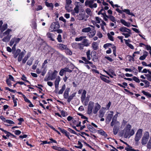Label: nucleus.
<instances>
[{
    "mask_svg": "<svg viewBox=\"0 0 151 151\" xmlns=\"http://www.w3.org/2000/svg\"><path fill=\"white\" fill-rule=\"evenodd\" d=\"M66 88L65 84H64L62 86V88L60 89L58 92V94H62L64 90H65Z\"/></svg>",
    "mask_w": 151,
    "mask_h": 151,
    "instance_id": "obj_33",
    "label": "nucleus"
},
{
    "mask_svg": "<svg viewBox=\"0 0 151 151\" xmlns=\"http://www.w3.org/2000/svg\"><path fill=\"white\" fill-rule=\"evenodd\" d=\"M91 29L90 27H86L83 28L82 32H88L91 30Z\"/></svg>",
    "mask_w": 151,
    "mask_h": 151,
    "instance_id": "obj_31",
    "label": "nucleus"
},
{
    "mask_svg": "<svg viewBox=\"0 0 151 151\" xmlns=\"http://www.w3.org/2000/svg\"><path fill=\"white\" fill-rule=\"evenodd\" d=\"M87 127L89 131L92 132H94L96 131L95 129H94L91 125L90 124L88 125Z\"/></svg>",
    "mask_w": 151,
    "mask_h": 151,
    "instance_id": "obj_28",
    "label": "nucleus"
},
{
    "mask_svg": "<svg viewBox=\"0 0 151 151\" xmlns=\"http://www.w3.org/2000/svg\"><path fill=\"white\" fill-rule=\"evenodd\" d=\"M142 92L144 95L147 96L148 98H151V94L149 93L146 92L144 91H142Z\"/></svg>",
    "mask_w": 151,
    "mask_h": 151,
    "instance_id": "obj_35",
    "label": "nucleus"
},
{
    "mask_svg": "<svg viewBox=\"0 0 151 151\" xmlns=\"http://www.w3.org/2000/svg\"><path fill=\"white\" fill-rule=\"evenodd\" d=\"M59 27L60 25L59 23L53 22L52 23L50 26V32L56 31Z\"/></svg>",
    "mask_w": 151,
    "mask_h": 151,
    "instance_id": "obj_5",
    "label": "nucleus"
},
{
    "mask_svg": "<svg viewBox=\"0 0 151 151\" xmlns=\"http://www.w3.org/2000/svg\"><path fill=\"white\" fill-rule=\"evenodd\" d=\"M78 43H73L72 45V47L76 49H77L78 48Z\"/></svg>",
    "mask_w": 151,
    "mask_h": 151,
    "instance_id": "obj_44",
    "label": "nucleus"
},
{
    "mask_svg": "<svg viewBox=\"0 0 151 151\" xmlns=\"http://www.w3.org/2000/svg\"><path fill=\"white\" fill-rule=\"evenodd\" d=\"M129 148L126 147L125 148V150L127 151H137L136 150L132 148V147L129 146V147H128Z\"/></svg>",
    "mask_w": 151,
    "mask_h": 151,
    "instance_id": "obj_39",
    "label": "nucleus"
},
{
    "mask_svg": "<svg viewBox=\"0 0 151 151\" xmlns=\"http://www.w3.org/2000/svg\"><path fill=\"white\" fill-rule=\"evenodd\" d=\"M131 34V31H130V32H127L126 33H122V34L124 35L125 38H127L128 37L130 36V34Z\"/></svg>",
    "mask_w": 151,
    "mask_h": 151,
    "instance_id": "obj_38",
    "label": "nucleus"
},
{
    "mask_svg": "<svg viewBox=\"0 0 151 151\" xmlns=\"http://www.w3.org/2000/svg\"><path fill=\"white\" fill-rule=\"evenodd\" d=\"M112 44L111 43H106L104 45L103 47L105 48H106V47L110 46Z\"/></svg>",
    "mask_w": 151,
    "mask_h": 151,
    "instance_id": "obj_64",
    "label": "nucleus"
},
{
    "mask_svg": "<svg viewBox=\"0 0 151 151\" xmlns=\"http://www.w3.org/2000/svg\"><path fill=\"white\" fill-rule=\"evenodd\" d=\"M7 28V24H4L0 30L1 32H3Z\"/></svg>",
    "mask_w": 151,
    "mask_h": 151,
    "instance_id": "obj_34",
    "label": "nucleus"
},
{
    "mask_svg": "<svg viewBox=\"0 0 151 151\" xmlns=\"http://www.w3.org/2000/svg\"><path fill=\"white\" fill-rule=\"evenodd\" d=\"M24 81L30 83L27 80H26V78L24 75H23L22 76V77L21 78Z\"/></svg>",
    "mask_w": 151,
    "mask_h": 151,
    "instance_id": "obj_53",
    "label": "nucleus"
},
{
    "mask_svg": "<svg viewBox=\"0 0 151 151\" xmlns=\"http://www.w3.org/2000/svg\"><path fill=\"white\" fill-rule=\"evenodd\" d=\"M58 129L60 131V132L63 134H64L69 139H70L69 137L70 133L67 132V131L64 129H62L60 127H58Z\"/></svg>",
    "mask_w": 151,
    "mask_h": 151,
    "instance_id": "obj_9",
    "label": "nucleus"
},
{
    "mask_svg": "<svg viewBox=\"0 0 151 151\" xmlns=\"http://www.w3.org/2000/svg\"><path fill=\"white\" fill-rule=\"evenodd\" d=\"M121 22L124 26H127L128 27H130V23L129 22H127L124 19H121L120 20Z\"/></svg>",
    "mask_w": 151,
    "mask_h": 151,
    "instance_id": "obj_20",
    "label": "nucleus"
},
{
    "mask_svg": "<svg viewBox=\"0 0 151 151\" xmlns=\"http://www.w3.org/2000/svg\"><path fill=\"white\" fill-rule=\"evenodd\" d=\"M99 117L100 118L103 117L104 114V112L102 110H100L99 112Z\"/></svg>",
    "mask_w": 151,
    "mask_h": 151,
    "instance_id": "obj_37",
    "label": "nucleus"
},
{
    "mask_svg": "<svg viewBox=\"0 0 151 151\" xmlns=\"http://www.w3.org/2000/svg\"><path fill=\"white\" fill-rule=\"evenodd\" d=\"M33 59L31 58L30 60H29L27 63V65H31L32 64Z\"/></svg>",
    "mask_w": 151,
    "mask_h": 151,
    "instance_id": "obj_47",
    "label": "nucleus"
},
{
    "mask_svg": "<svg viewBox=\"0 0 151 151\" xmlns=\"http://www.w3.org/2000/svg\"><path fill=\"white\" fill-rule=\"evenodd\" d=\"M61 114L63 117H65L67 115V112L63 110L61 111Z\"/></svg>",
    "mask_w": 151,
    "mask_h": 151,
    "instance_id": "obj_58",
    "label": "nucleus"
},
{
    "mask_svg": "<svg viewBox=\"0 0 151 151\" xmlns=\"http://www.w3.org/2000/svg\"><path fill=\"white\" fill-rule=\"evenodd\" d=\"M65 73V72L64 70L63 69V68L62 69L60 70L59 72V75L61 76H63V75L64 73Z\"/></svg>",
    "mask_w": 151,
    "mask_h": 151,
    "instance_id": "obj_54",
    "label": "nucleus"
},
{
    "mask_svg": "<svg viewBox=\"0 0 151 151\" xmlns=\"http://www.w3.org/2000/svg\"><path fill=\"white\" fill-rule=\"evenodd\" d=\"M107 36L109 39L110 40L112 41H114L113 37L109 33H108L107 34Z\"/></svg>",
    "mask_w": 151,
    "mask_h": 151,
    "instance_id": "obj_55",
    "label": "nucleus"
},
{
    "mask_svg": "<svg viewBox=\"0 0 151 151\" xmlns=\"http://www.w3.org/2000/svg\"><path fill=\"white\" fill-rule=\"evenodd\" d=\"M86 91L84 90H83V92L82 93L81 96V100L82 102H83V101L85 100V99L86 98Z\"/></svg>",
    "mask_w": 151,
    "mask_h": 151,
    "instance_id": "obj_22",
    "label": "nucleus"
},
{
    "mask_svg": "<svg viewBox=\"0 0 151 151\" xmlns=\"http://www.w3.org/2000/svg\"><path fill=\"white\" fill-rule=\"evenodd\" d=\"M86 12L88 15L91 16L92 15L91 9L89 8H87L85 10Z\"/></svg>",
    "mask_w": 151,
    "mask_h": 151,
    "instance_id": "obj_41",
    "label": "nucleus"
},
{
    "mask_svg": "<svg viewBox=\"0 0 151 151\" xmlns=\"http://www.w3.org/2000/svg\"><path fill=\"white\" fill-rule=\"evenodd\" d=\"M65 53L68 55H72V52L67 47L66 49H65Z\"/></svg>",
    "mask_w": 151,
    "mask_h": 151,
    "instance_id": "obj_40",
    "label": "nucleus"
},
{
    "mask_svg": "<svg viewBox=\"0 0 151 151\" xmlns=\"http://www.w3.org/2000/svg\"><path fill=\"white\" fill-rule=\"evenodd\" d=\"M113 114H109L106 119V122L109 123L111 121L112 118L113 117Z\"/></svg>",
    "mask_w": 151,
    "mask_h": 151,
    "instance_id": "obj_24",
    "label": "nucleus"
},
{
    "mask_svg": "<svg viewBox=\"0 0 151 151\" xmlns=\"http://www.w3.org/2000/svg\"><path fill=\"white\" fill-rule=\"evenodd\" d=\"M21 52V50L20 49H18L15 52L12 51V53L14 54V57L15 58H17Z\"/></svg>",
    "mask_w": 151,
    "mask_h": 151,
    "instance_id": "obj_18",
    "label": "nucleus"
},
{
    "mask_svg": "<svg viewBox=\"0 0 151 151\" xmlns=\"http://www.w3.org/2000/svg\"><path fill=\"white\" fill-rule=\"evenodd\" d=\"M57 39L59 42H62L61 36L60 35H58Z\"/></svg>",
    "mask_w": 151,
    "mask_h": 151,
    "instance_id": "obj_59",
    "label": "nucleus"
},
{
    "mask_svg": "<svg viewBox=\"0 0 151 151\" xmlns=\"http://www.w3.org/2000/svg\"><path fill=\"white\" fill-rule=\"evenodd\" d=\"M144 83H145L146 85L144 86L145 87L147 88L150 86V83L148 81L145 80Z\"/></svg>",
    "mask_w": 151,
    "mask_h": 151,
    "instance_id": "obj_46",
    "label": "nucleus"
},
{
    "mask_svg": "<svg viewBox=\"0 0 151 151\" xmlns=\"http://www.w3.org/2000/svg\"><path fill=\"white\" fill-rule=\"evenodd\" d=\"M84 46L81 43H78V48L80 50H82L83 49V47Z\"/></svg>",
    "mask_w": 151,
    "mask_h": 151,
    "instance_id": "obj_52",
    "label": "nucleus"
},
{
    "mask_svg": "<svg viewBox=\"0 0 151 151\" xmlns=\"http://www.w3.org/2000/svg\"><path fill=\"white\" fill-rule=\"evenodd\" d=\"M75 12L76 13H78L79 12V6L77 5L76 6L74 9Z\"/></svg>",
    "mask_w": 151,
    "mask_h": 151,
    "instance_id": "obj_50",
    "label": "nucleus"
},
{
    "mask_svg": "<svg viewBox=\"0 0 151 151\" xmlns=\"http://www.w3.org/2000/svg\"><path fill=\"white\" fill-rule=\"evenodd\" d=\"M149 137V132H145L142 139L141 143L142 145H145L147 143Z\"/></svg>",
    "mask_w": 151,
    "mask_h": 151,
    "instance_id": "obj_6",
    "label": "nucleus"
},
{
    "mask_svg": "<svg viewBox=\"0 0 151 151\" xmlns=\"http://www.w3.org/2000/svg\"><path fill=\"white\" fill-rule=\"evenodd\" d=\"M148 53L146 51H145L144 52V54L142 55L139 58V59L141 60H143L145 59L146 57L148 55Z\"/></svg>",
    "mask_w": 151,
    "mask_h": 151,
    "instance_id": "obj_25",
    "label": "nucleus"
},
{
    "mask_svg": "<svg viewBox=\"0 0 151 151\" xmlns=\"http://www.w3.org/2000/svg\"><path fill=\"white\" fill-rule=\"evenodd\" d=\"M94 104V102L92 101L89 102L88 108L87 113L88 114H90L92 113Z\"/></svg>",
    "mask_w": 151,
    "mask_h": 151,
    "instance_id": "obj_8",
    "label": "nucleus"
},
{
    "mask_svg": "<svg viewBox=\"0 0 151 151\" xmlns=\"http://www.w3.org/2000/svg\"><path fill=\"white\" fill-rule=\"evenodd\" d=\"M124 40L125 41V44L127 46H128L130 48L132 49H134V47L133 45L129 43L128 42H131V41L129 39H128V40L124 39Z\"/></svg>",
    "mask_w": 151,
    "mask_h": 151,
    "instance_id": "obj_16",
    "label": "nucleus"
},
{
    "mask_svg": "<svg viewBox=\"0 0 151 151\" xmlns=\"http://www.w3.org/2000/svg\"><path fill=\"white\" fill-rule=\"evenodd\" d=\"M58 151H67V150L64 147L61 148L60 147H59V149L58 150Z\"/></svg>",
    "mask_w": 151,
    "mask_h": 151,
    "instance_id": "obj_63",
    "label": "nucleus"
},
{
    "mask_svg": "<svg viewBox=\"0 0 151 151\" xmlns=\"http://www.w3.org/2000/svg\"><path fill=\"white\" fill-rule=\"evenodd\" d=\"M87 58L88 60H90L91 59L90 55V50H88L86 53Z\"/></svg>",
    "mask_w": 151,
    "mask_h": 151,
    "instance_id": "obj_42",
    "label": "nucleus"
},
{
    "mask_svg": "<svg viewBox=\"0 0 151 151\" xmlns=\"http://www.w3.org/2000/svg\"><path fill=\"white\" fill-rule=\"evenodd\" d=\"M86 37L85 36H81L79 37H76L75 40L76 41H82L81 44L85 47H88L90 43L89 40L86 39Z\"/></svg>",
    "mask_w": 151,
    "mask_h": 151,
    "instance_id": "obj_2",
    "label": "nucleus"
},
{
    "mask_svg": "<svg viewBox=\"0 0 151 151\" xmlns=\"http://www.w3.org/2000/svg\"><path fill=\"white\" fill-rule=\"evenodd\" d=\"M65 72H68L69 73H71L72 72V70L68 68H63Z\"/></svg>",
    "mask_w": 151,
    "mask_h": 151,
    "instance_id": "obj_57",
    "label": "nucleus"
},
{
    "mask_svg": "<svg viewBox=\"0 0 151 151\" xmlns=\"http://www.w3.org/2000/svg\"><path fill=\"white\" fill-rule=\"evenodd\" d=\"M107 18L110 19L111 21L113 22H114V23H116L115 20V18L113 16L111 15L109 16H108Z\"/></svg>",
    "mask_w": 151,
    "mask_h": 151,
    "instance_id": "obj_36",
    "label": "nucleus"
},
{
    "mask_svg": "<svg viewBox=\"0 0 151 151\" xmlns=\"http://www.w3.org/2000/svg\"><path fill=\"white\" fill-rule=\"evenodd\" d=\"M133 80L136 82L138 83H139L140 81L139 79L138 78L135 76H134L133 77Z\"/></svg>",
    "mask_w": 151,
    "mask_h": 151,
    "instance_id": "obj_48",
    "label": "nucleus"
},
{
    "mask_svg": "<svg viewBox=\"0 0 151 151\" xmlns=\"http://www.w3.org/2000/svg\"><path fill=\"white\" fill-rule=\"evenodd\" d=\"M57 73L58 72L56 70H54L53 73H52L51 76H50L51 80H52L56 78Z\"/></svg>",
    "mask_w": 151,
    "mask_h": 151,
    "instance_id": "obj_23",
    "label": "nucleus"
},
{
    "mask_svg": "<svg viewBox=\"0 0 151 151\" xmlns=\"http://www.w3.org/2000/svg\"><path fill=\"white\" fill-rule=\"evenodd\" d=\"M132 126L129 124L127 125L126 127L124 128L123 131H124V137L127 138H129L134 135V130L133 129L131 130Z\"/></svg>",
    "mask_w": 151,
    "mask_h": 151,
    "instance_id": "obj_1",
    "label": "nucleus"
},
{
    "mask_svg": "<svg viewBox=\"0 0 151 151\" xmlns=\"http://www.w3.org/2000/svg\"><path fill=\"white\" fill-rule=\"evenodd\" d=\"M119 129L117 128H113V132L114 135L116 134L119 131Z\"/></svg>",
    "mask_w": 151,
    "mask_h": 151,
    "instance_id": "obj_45",
    "label": "nucleus"
},
{
    "mask_svg": "<svg viewBox=\"0 0 151 151\" xmlns=\"http://www.w3.org/2000/svg\"><path fill=\"white\" fill-rule=\"evenodd\" d=\"M12 31L11 29H8L3 33V35H6L2 39V41L5 42H8L11 37L12 35L9 34L10 32Z\"/></svg>",
    "mask_w": 151,
    "mask_h": 151,
    "instance_id": "obj_3",
    "label": "nucleus"
},
{
    "mask_svg": "<svg viewBox=\"0 0 151 151\" xmlns=\"http://www.w3.org/2000/svg\"><path fill=\"white\" fill-rule=\"evenodd\" d=\"M93 3V1L92 0L86 1L85 2L86 6L88 5L89 7L91 8H92V6Z\"/></svg>",
    "mask_w": 151,
    "mask_h": 151,
    "instance_id": "obj_19",
    "label": "nucleus"
},
{
    "mask_svg": "<svg viewBox=\"0 0 151 151\" xmlns=\"http://www.w3.org/2000/svg\"><path fill=\"white\" fill-rule=\"evenodd\" d=\"M120 31L124 32L127 33L128 32H130V31H131V30L124 27H122L119 28V29Z\"/></svg>",
    "mask_w": 151,
    "mask_h": 151,
    "instance_id": "obj_13",
    "label": "nucleus"
},
{
    "mask_svg": "<svg viewBox=\"0 0 151 151\" xmlns=\"http://www.w3.org/2000/svg\"><path fill=\"white\" fill-rule=\"evenodd\" d=\"M92 27V29H91V30L89 32H90L88 34V35L89 36V37H92L95 35L96 33V31L95 29V27L93 26H91Z\"/></svg>",
    "mask_w": 151,
    "mask_h": 151,
    "instance_id": "obj_10",
    "label": "nucleus"
},
{
    "mask_svg": "<svg viewBox=\"0 0 151 151\" xmlns=\"http://www.w3.org/2000/svg\"><path fill=\"white\" fill-rule=\"evenodd\" d=\"M147 147L148 148H151V137L147 143Z\"/></svg>",
    "mask_w": 151,
    "mask_h": 151,
    "instance_id": "obj_49",
    "label": "nucleus"
},
{
    "mask_svg": "<svg viewBox=\"0 0 151 151\" xmlns=\"http://www.w3.org/2000/svg\"><path fill=\"white\" fill-rule=\"evenodd\" d=\"M30 57V54H27V55H26L23 59L22 60V63L23 64H24L26 63L27 60Z\"/></svg>",
    "mask_w": 151,
    "mask_h": 151,
    "instance_id": "obj_32",
    "label": "nucleus"
},
{
    "mask_svg": "<svg viewBox=\"0 0 151 151\" xmlns=\"http://www.w3.org/2000/svg\"><path fill=\"white\" fill-rule=\"evenodd\" d=\"M50 80H51V78L50 75L48 77L46 76L44 79V80L45 81H47Z\"/></svg>",
    "mask_w": 151,
    "mask_h": 151,
    "instance_id": "obj_61",
    "label": "nucleus"
},
{
    "mask_svg": "<svg viewBox=\"0 0 151 151\" xmlns=\"http://www.w3.org/2000/svg\"><path fill=\"white\" fill-rule=\"evenodd\" d=\"M24 54L23 51L19 53L18 58V62H20L21 61L22 59L24 56Z\"/></svg>",
    "mask_w": 151,
    "mask_h": 151,
    "instance_id": "obj_26",
    "label": "nucleus"
},
{
    "mask_svg": "<svg viewBox=\"0 0 151 151\" xmlns=\"http://www.w3.org/2000/svg\"><path fill=\"white\" fill-rule=\"evenodd\" d=\"M100 108V105L97 103L95 106L94 109L93 110V113L95 114H96Z\"/></svg>",
    "mask_w": 151,
    "mask_h": 151,
    "instance_id": "obj_12",
    "label": "nucleus"
},
{
    "mask_svg": "<svg viewBox=\"0 0 151 151\" xmlns=\"http://www.w3.org/2000/svg\"><path fill=\"white\" fill-rule=\"evenodd\" d=\"M57 45L58 47L61 50L66 49L67 47V45H64L63 44H58Z\"/></svg>",
    "mask_w": 151,
    "mask_h": 151,
    "instance_id": "obj_15",
    "label": "nucleus"
},
{
    "mask_svg": "<svg viewBox=\"0 0 151 151\" xmlns=\"http://www.w3.org/2000/svg\"><path fill=\"white\" fill-rule=\"evenodd\" d=\"M60 81V77L59 76H58L57 78L56 79L55 81V91L58 89L59 83Z\"/></svg>",
    "mask_w": 151,
    "mask_h": 151,
    "instance_id": "obj_11",
    "label": "nucleus"
},
{
    "mask_svg": "<svg viewBox=\"0 0 151 151\" xmlns=\"http://www.w3.org/2000/svg\"><path fill=\"white\" fill-rule=\"evenodd\" d=\"M6 122L8 123L9 124H14V122L12 120L9 119H7L6 120Z\"/></svg>",
    "mask_w": 151,
    "mask_h": 151,
    "instance_id": "obj_62",
    "label": "nucleus"
},
{
    "mask_svg": "<svg viewBox=\"0 0 151 151\" xmlns=\"http://www.w3.org/2000/svg\"><path fill=\"white\" fill-rule=\"evenodd\" d=\"M47 36L49 39L52 41H54L55 35L50 32H48L47 34Z\"/></svg>",
    "mask_w": 151,
    "mask_h": 151,
    "instance_id": "obj_14",
    "label": "nucleus"
},
{
    "mask_svg": "<svg viewBox=\"0 0 151 151\" xmlns=\"http://www.w3.org/2000/svg\"><path fill=\"white\" fill-rule=\"evenodd\" d=\"M5 89L6 90H8V91H10L11 92L14 93L16 92V90L11 89L9 88L8 87H6L5 88Z\"/></svg>",
    "mask_w": 151,
    "mask_h": 151,
    "instance_id": "obj_60",
    "label": "nucleus"
},
{
    "mask_svg": "<svg viewBox=\"0 0 151 151\" xmlns=\"http://www.w3.org/2000/svg\"><path fill=\"white\" fill-rule=\"evenodd\" d=\"M145 75L147 77V80L149 81H151V76L149 75V74H145Z\"/></svg>",
    "mask_w": 151,
    "mask_h": 151,
    "instance_id": "obj_56",
    "label": "nucleus"
},
{
    "mask_svg": "<svg viewBox=\"0 0 151 151\" xmlns=\"http://www.w3.org/2000/svg\"><path fill=\"white\" fill-rule=\"evenodd\" d=\"M46 5L48 7H51L52 8H53V4L52 3H49L47 1H45V2Z\"/></svg>",
    "mask_w": 151,
    "mask_h": 151,
    "instance_id": "obj_43",
    "label": "nucleus"
},
{
    "mask_svg": "<svg viewBox=\"0 0 151 151\" xmlns=\"http://www.w3.org/2000/svg\"><path fill=\"white\" fill-rule=\"evenodd\" d=\"M85 14L81 13L78 15L77 16V19L79 20H82L85 18Z\"/></svg>",
    "mask_w": 151,
    "mask_h": 151,
    "instance_id": "obj_17",
    "label": "nucleus"
},
{
    "mask_svg": "<svg viewBox=\"0 0 151 151\" xmlns=\"http://www.w3.org/2000/svg\"><path fill=\"white\" fill-rule=\"evenodd\" d=\"M117 117L114 116L112 119V121L111 123V126L113 127L114 126V128L119 129L120 123L117 121Z\"/></svg>",
    "mask_w": 151,
    "mask_h": 151,
    "instance_id": "obj_4",
    "label": "nucleus"
},
{
    "mask_svg": "<svg viewBox=\"0 0 151 151\" xmlns=\"http://www.w3.org/2000/svg\"><path fill=\"white\" fill-rule=\"evenodd\" d=\"M98 133L105 137H106L107 136V135L106 132L102 129L99 130L98 131Z\"/></svg>",
    "mask_w": 151,
    "mask_h": 151,
    "instance_id": "obj_30",
    "label": "nucleus"
},
{
    "mask_svg": "<svg viewBox=\"0 0 151 151\" xmlns=\"http://www.w3.org/2000/svg\"><path fill=\"white\" fill-rule=\"evenodd\" d=\"M68 131L72 133H73L76 135H78L77 133L74 130L70 128H68Z\"/></svg>",
    "mask_w": 151,
    "mask_h": 151,
    "instance_id": "obj_51",
    "label": "nucleus"
},
{
    "mask_svg": "<svg viewBox=\"0 0 151 151\" xmlns=\"http://www.w3.org/2000/svg\"><path fill=\"white\" fill-rule=\"evenodd\" d=\"M98 45L97 43L96 42H93L92 44V47L94 50H96L98 48Z\"/></svg>",
    "mask_w": 151,
    "mask_h": 151,
    "instance_id": "obj_29",
    "label": "nucleus"
},
{
    "mask_svg": "<svg viewBox=\"0 0 151 151\" xmlns=\"http://www.w3.org/2000/svg\"><path fill=\"white\" fill-rule=\"evenodd\" d=\"M76 94V93H73L68 96L67 99V102L68 103H69L71 101L73 98L75 96Z\"/></svg>",
    "mask_w": 151,
    "mask_h": 151,
    "instance_id": "obj_21",
    "label": "nucleus"
},
{
    "mask_svg": "<svg viewBox=\"0 0 151 151\" xmlns=\"http://www.w3.org/2000/svg\"><path fill=\"white\" fill-rule=\"evenodd\" d=\"M105 76L103 75L100 76L101 79L103 81L106 82L107 83H109L110 82V81L109 80L106 79L105 77Z\"/></svg>",
    "mask_w": 151,
    "mask_h": 151,
    "instance_id": "obj_27",
    "label": "nucleus"
},
{
    "mask_svg": "<svg viewBox=\"0 0 151 151\" xmlns=\"http://www.w3.org/2000/svg\"><path fill=\"white\" fill-rule=\"evenodd\" d=\"M142 130L141 129H139L136 133L135 137V140L136 142H138L140 139L142 135Z\"/></svg>",
    "mask_w": 151,
    "mask_h": 151,
    "instance_id": "obj_7",
    "label": "nucleus"
}]
</instances>
